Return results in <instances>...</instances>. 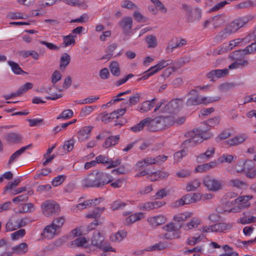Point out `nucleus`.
Masks as SVG:
<instances>
[{
    "mask_svg": "<svg viewBox=\"0 0 256 256\" xmlns=\"http://www.w3.org/2000/svg\"><path fill=\"white\" fill-rule=\"evenodd\" d=\"M112 181V176L109 174L97 170L90 173L82 180L84 188H101Z\"/></svg>",
    "mask_w": 256,
    "mask_h": 256,
    "instance_id": "1",
    "label": "nucleus"
},
{
    "mask_svg": "<svg viewBox=\"0 0 256 256\" xmlns=\"http://www.w3.org/2000/svg\"><path fill=\"white\" fill-rule=\"evenodd\" d=\"M146 126L150 132H157L166 128L167 126L174 124V118L172 116H158L152 119L146 118Z\"/></svg>",
    "mask_w": 256,
    "mask_h": 256,
    "instance_id": "2",
    "label": "nucleus"
},
{
    "mask_svg": "<svg viewBox=\"0 0 256 256\" xmlns=\"http://www.w3.org/2000/svg\"><path fill=\"white\" fill-rule=\"evenodd\" d=\"M188 96L189 98L186 100V104L188 106H197L200 104H206L214 102L219 100L220 97L216 96V98H208L202 96L198 94V92L196 89H192L190 90Z\"/></svg>",
    "mask_w": 256,
    "mask_h": 256,
    "instance_id": "3",
    "label": "nucleus"
},
{
    "mask_svg": "<svg viewBox=\"0 0 256 256\" xmlns=\"http://www.w3.org/2000/svg\"><path fill=\"white\" fill-rule=\"evenodd\" d=\"M244 52L241 50L235 51L231 56L234 62L228 66V68L230 70L242 68L247 66L249 62L248 60L244 58Z\"/></svg>",
    "mask_w": 256,
    "mask_h": 256,
    "instance_id": "4",
    "label": "nucleus"
},
{
    "mask_svg": "<svg viewBox=\"0 0 256 256\" xmlns=\"http://www.w3.org/2000/svg\"><path fill=\"white\" fill-rule=\"evenodd\" d=\"M204 184L210 191L218 192L222 188L223 181L216 179L213 176H207L204 178Z\"/></svg>",
    "mask_w": 256,
    "mask_h": 256,
    "instance_id": "5",
    "label": "nucleus"
},
{
    "mask_svg": "<svg viewBox=\"0 0 256 256\" xmlns=\"http://www.w3.org/2000/svg\"><path fill=\"white\" fill-rule=\"evenodd\" d=\"M182 100L180 98L172 100L165 105L162 110V112L172 114L180 110L182 107Z\"/></svg>",
    "mask_w": 256,
    "mask_h": 256,
    "instance_id": "6",
    "label": "nucleus"
},
{
    "mask_svg": "<svg viewBox=\"0 0 256 256\" xmlns=\"http://www.w3.org/2000/svg\"><path fill=\"white\" fill-rule=\"evenodd\" d=\"M44 214L48 216L54 214L58 213L60 210L58 204L53 202H46L42 206Z\"/></svg>",
    "mask_w": 256,
    "mask_h": 256,
    "instance_id": "7",
    "label": "nucleus"
},
{
    "mask_svg": "<svg viewBox=\"0 0 256 256\" xmlns=\"http://www.w3.org/2000/svg\"><path fill=\"white\" fill-rule=\"evenodd\" d=\"M200 199L198 194L190 193L185 195L182 198L176 202V206H180L184 204H188L195 202Z\"/></svg>",
    "mask_w": 256,
    "mask_h": 256,
    "instance_id": "8",
    "label": "nucleus"
},
{
    "mask_svg": "<svg viewBox=\"0 0 256 256\" xmlns=\"http://www.w3.org/2000/svg\"><path fill=\"white\" fill-rule=\"evenodd\" d=\"M126 110V108H122L114 110L112 113L106 114L102 118V120L105 123H108L114 118H118L123 116Z\"/></svg>",
    "mask_w": 256,
    "mask_h": 256,
    "instance_id": "9",
    "label": "nucleus"
},
{
    "mask_svg": "<svg viewBox=\"0 0 256 256\" xmlns=\"http://www.w3.org/2000/svg\"><path fill=\"white\" fill-rule=\"evenodd\" d=\"M118 24L123 30L124 33L126 35H128L132 28V19L130 16L124 17L119 22Z\"/></svg>",
    "mask_w": 256,
    "mask_h": 256,
    "instance_id": "10",
    "label": "nucleus"
},
{
    "mask_svg": "<svg viewBox=\"0 0 256 256\" xmlns=\"http://www.w3.org/2000/svg\"><path fill=\"white\" fill-rule=\"evenodd\" d=\"M238 30L239 28L232 22L226 26L224 30L219 32L217 36L220 39L224 38L227 36L236 32Z\"/></svg>",
    "mask_w": 256,
    "mask_h": 256,
    "instance_id": "11",
    "label": "nucleus"
},
{
    "mask_svg": "<svg viewBox=\"0 0 256 256\" xmlns=\"http://www.w3.org/2000/svg\"><path fill=\"white\" fill-rule=\"evenodd\" d=\"M228 73V70L226 68L223 70H212L207 74V78L211 81L214 80V78H220L226 75Z\"/></svg>",
    "mask_w": 256,
    "mask_h": 256,
    "instance_id": "12",
    "label": "nucleus"
},
{
    "mask_svg": "<svg viewBox=\"0 0 256 256\" xmlns=\"http://www.w3.org/2000/svg\"><path fill=\"white\" fill-rule=\"evenodd\" d=\"M90 126H84L78 132V138L79 141H84L88 140L92 129Z\"/></svg>",
    "mask_w": 256,
    "mask_h": 256,
    "instance_id": "13",
    "label": "nucleus"
},
{
    "mask_svg": "<svg viewBox=\"0 0 256 256\" xmlns=\"http://www.w3.org/2000/svg\"><path fill=\"white\" fill-rule=\"evenodd\" d=\"M104 236L100 232L94 233L91 238V244L98 248H101L104 242Z\"/></svg>",
    "mask_w": 256,
    "mask_h": 256,
    "instance_id": "14",
    "label": "nucleus"
},
{
    "mask_svg": "<svg viewBox=\"0 0 256 256\" xmlns=\"http://www.w3.org/2000/svg\"><path fill=\"white\" fill-rule=\"evenodd\" d=\"M215 148L212 147L210 148L205 152L202 153L198 156L197 160L199 162L208 161L210 158L213 156Z\"/></svg>",
    "mask_w": 256,
    "mask_h": 256,
    "instance_id": "15",
    "label": "nucleus"
},
{
    "mask_svg": "<svg viewBox=\"0 0 256 256\" xmlns=\"http://www.w3.org/2000/svg\"><path fill=\"white\" fill-rule=\"evenodd\" d=\"M32 144H30L28 146H23L20 149L18 150L16 152H15L10 157V160H8V164L10 166L12 163H13L14 162H15L17 158L22 154H23L26 150L30 149L32 147Z\"/></svg>",
    "mask_w": 256,
    "mask_h": 256,
    "instance_id": "16",
    "label": "nucleus"
},
{
    "mask_svg": "<svg viewBox=\"0 0 256 256\" xmlns=\"http://www.w3.org/2000/svg\"><path fill=\"white\" fill-rule=\"evenodd\" d=\"M166 220V218L162 215L150 217L147 220L148 222L152 226H156L165 223Z\"/></svg>",
    "mask_w": 256,
    "mask_h": 256,
    "instance_id": "17",
    "label": "nucleus"
},
{
    "mask_svg": "<svg viewBox=\"0 0 256 256\" xmlns=\"http://www.w3.org/2000/svg\"><path fill=\"white\" fill-rule=\"evenodd\" d=\"M252 196H240L234 200V203L240 205V206L243 208H247L250 206L248 202L249 200L252 199Z\"/></svg>",
    "mask_w": 256,
    "mask_h": 256,
    "instance_id": "18",
    "label": "nucleus"
},
{
    "mask_svg": "<svg viewBox=\"0 0 256 256\" xmlns=\"http://www.w3.org/2000/svg\"><path fill=\"white\" fill-rule=\"evenodd\" d=\"M5 138L9 142L18 144L21 142L22 136L18 133L10 132L6 136Z\"/></svg>",
    "mask_w": 256,
    "mask_h": 256,
    "instance_id": "19",
    "label": "nucleus"
},
{
    "mask_svg": "<svg viewBox=\"0 0 256 256\" xmlns=\"http://www.w3.org/2000/svg\"><path fill=\"white\" fill-rule=\"evenodd\" d=\"M12 252L16 254H24L28 251V245L26 242H22L12 247Z\"/></svg>",
    "mask_w": 256,
    "mask_h": 256,
    "instance_id": "20",
    "label": "nucleus"
},
{
    "mask_svg": "<svg viewBox=\"0 0 256 256\" xmlns=\"http://www.w3.org/2000/svg\"><path fill=\"white\" fill-rule=\"evenodd\" d=\"M247 138L248 136L246 134H242L228 140L227 142L230 146H236L243 142Z\"/></svg>",
    "mask_w": 256,
    "mask_h": 256,
    "instance_id": "21",
    "label": "nucleus"
},
{
    "mask_svg": "<svg viewBox=\"0 0 256 256\" xmlns=\"http://www.w3.org/2000/svg\"><path fill=\"white\" fill-rule=\"evenodd\" d=\"M143 218V214L142 212L136 213L127 217L125 220L124 224L126 225H130L140 220Z\"/></svg>",
    "mask_w": 256,
    "mask_h": 256,
    "instance_id": "22",
    "label": "nucleus"
},
{
    "mask_svg": "<svg viewBox=\"0 0 256 256\" xmlns=\"http://www.w3.org/2000/svg\"><path fill=\"white\" fill-rule=\"evenodd\" d=\"M57 229L52 224L47 226L44 230L43 234L44 237L50 239L56 234Z\"/></svg>",
    "mask_w": 256,
    "mask_h": 256,
    "instance_id": "23",
    "label": "nucleus"
},
{
    "mask_svg": "<svg viewBox=\"0 0 256 256\" xmlns=\"http://www.w3.org/2000/svg\"><path fill=\"white\" fill-rule=\"evenodd\" d=\"M232 226L230 224L218 222L213 225V230L216 232H222L224 231L230 229Z\"/></svg>",
    "mask_w": 256,
    "mask_h": 256,
    "instance_id": "24",
    "label": "nucleus"
},
{
    "mask_svg": "<svg viewBox=\"0 0 256 256\" xmlns=\"http://www.w3.org/2000/svg\"><path fill=\"white\" fill-rule=\"evenodd\" d=\"M155 98L151 100H146L143 102L140 108L139 111L142 112H146L150 110L154 105Z\"/></svg>",
    "mask_w": 256,
    "mask_h": 256,
    "instance_id": "25",
    "label": "nucleus"
},
{
    "mask_svg": "<svg viewBox=\"0 0 256 256\" xmlns=\"http://www.w3.org/2000/svg\"><path fill=\"white\" fill-rule=\"evenodd\" d=\"M182 226V224H176L174 222H170L162 227L164 230L168 232H178Z\"/></svg>",
    "mask_w": 256,
    "mask_h": 256,
    "instance_id": "26",
    "label": "nucleus"
},
{
    "mask_svg": "<svg viewBox=\"0 0 256 256\" xmlns=\"http://www.w3.org/2000/svg\"><path fill=\"white\" fill-rule=\"evenodd\" d=\"M104 207L100 208L98 207L96 208L92 212L86 215V217L88 218H94L95 220H98L97 218H100L102 213L104 210Z\"/></svg>",
    "mask_w": 256,
    "mask_h": 256,
    "instance_id": "27",
    "label": "nucleus"
},
{
    "mask_svg": "<svg viewBox=\"0 0 256 256\" xmlns=\"http://www.w3.org/2000/svg\"><path fill=\"white\" fill-rule=\"evenodd\" d=\"M186 42L185 40L182 39L180 40H176L174 44H172L170 43H169L166 48V52L168 54L171 53L174 48H179L184 45H185L186 44Z\"/></svg>",
    "mask_w": 256,
    "mask_h": 256,
    "instance_id": "28",
    "label": "nucleus"
},
{
    "mask_svg": "<svg viewBox=\"0 0 256 256\" xmlns=\"http://www.w3.org/2000/svg\"><path fill=\"white\" fill-rule=\"evenodd\" d=\"M119 139L120 136L118 135L116 136H110L104 142L102 146L106 148H110L117 144Z\"/></svg>",
    "mask_w": 256,
    "mask_h": 256,
    "instance_id": "29",
    "label": "nucleus"
},
{
    "mask_svg": "<svg viewBox=\"0 0 256 256\" xmlns=\"http://www.w3.org/2000/svg\"><path fill=\"white\" fill-rule=\"evenodd\" d=\"M172 61L171 60H162L159 62L157 64L152 66V68L154 70L156 73L165 67H166L167 66L171 64H172Z\"/></svg>",
    "mask_w": 256,
    "mask_h": 256,
    "instance_id": "30",
    "label": "nucleus"
},
{
    "mask_svg": "<svg viewBox=\"0 0 256 256\" xmlns=\"http://www.w3.org/2000/svg\"><path fill=\"white\" fill-rule=\"evenodd\" d=\"M63 2L66 4L72 6H78L84 8H88V5L84 0H63Z\"/></svg>",
    "mask_w": 256,
    "mask_h": 256,
    "instance_id": "31",
    "label": "nucleus"
},
{
    "mask_svg": "<svg viewBox=\"0 0 256 256\" xmlns=\"http://www.w3.org/2000/svg\"><path fill=\"white\" fill-rule=\"evenodd\" d=\"M212 22L214 27L217 28L225 22L226 16L224 14L216 16L212 18Z\"/></svg>",
    "mask_w": 256,
    "mask_h": 256,
    "instance_id": "32",
    "label": "nucleus"
},
{
    "mask_svg": "<svg viewBox=\"0 0 256 256\" xmlns=\"http://www.w3.org/2000/svg\"><path fill=\"white\" fill-rule=\"evenodd\" d=\"M87 242L86 239L85 237H79L75 239L74 240L71 242L70 246L71 248L74 247H82Z\"/></svg>",
    "mask_w": 256,
    "mask_h": 256,
    "instance_id": "33",
    "label": "nucleus"
},
{
    "mask_svg": "<svg viewBox=\"0 0 256 256\" xmlns=\"http://www.w3.org/2000/svg\"><path fill=\"white\" fill-rule=\"evenodd\" d=\"M200 186V181L196 179L188 183L186 190L187 192L196 190Z\"/></svg>",
    "mask_w": 256,
    "mask_h": 256,
    "instance_id": "34",
    "label": "nucleus"
},
{
    "mask_svg": "<svg viewBox=\"0 0 256 256\" xmlns=\"http://www.w3.org/2000/svg\"><path fill=\"white\" fill-rule=\"evenodd\" d=\"M126 236V232L124 231L118 232L116 233L112 234L110 236L111 241L114 242H119L122 240Z\"/></svg>",
    "mask_w": 256,
    "mask_h": 256,
    "instance_id": "35",
    "label": "nucleus"
},
{
    "mask_svg": "<svg viewBox=\"0 0 256 256\" xmlns=\"http://www.w3.org/2000/svg\"><path fill=\"white\" fill-rule=\"evenodd\" d=\"M192 213L186 212L178 214L174 217V220L178 222H183L187 220L188 218L191 217Z\"/></svg>",
    "mask_w": 256,
    "mask_h": 256,
    "instance_id": "36",
    "label": "nucleus"
},
{
    "mask_svg": "<svg viewBox=\"0 0 256 256\" xmlns=\"http://www.w3.org/2000/svg\"><path fill=\"white\" fill-rule=\"evenodd\" d=\"M192 138L188 140L184 141V144H191V145H193L194 144H197L202 142V137L200 136L199 132L198 134H196L194 136H191Z\"/></svg>",
    "mask_w": 256,
    "mask_h": 256,
    "instance_id": "37",
    "label": "nucleus"
},
{
    "mask_svg": "<svg viewBox=\"0 0 256 256\" xmlns=\"http://www.w3.org/2000/svg\"><path fill=\"white\" fill-rule=\"evenodd\" d=\"M76 36V35H72V34H70L68 36H64L63 37V44L64 47H67L70 45H74L76 44V40L74 38Z\"/></svg>",
    "mask_w": 256,
    "mask_h": 256,
    "instance_id": "38",
    "label": "nucleus"
},
{
    "mask_svg": "<svg viewBox=\"0 0 256 256\" xmlns=\"http://www.w3.org/2000/svg\"><path fill=\"white\" fill-rule=\"evenodd\" d=\"M8 62L9 66L11 67L12 71L16 74H22L26 73L25 72L22 70L17 63L10 60L8 61Z\"/></svg>",
    "mask_w": 256,
    "mask_h": 256,
    "instance_id": "39",
    "label": "nucleus"
},
{
    "mask_svg": "<svg viewBox=\"0 0 256 256\" xmlns=\"http://www.w3.org/2000/svg\"><path fill=\"white\" fill-rule=\"evenodd\" d=\"M152 162L151 157H147L136 163V168L137 170H140L144 167L152 164Z\"/></svg>",
    "mask_w": 256,
    "mask_h": 256,
    "instance_id": "40",
    "label": "nucleus"
},
{
    "mask_svg": "<svg viewBox=\"0 0 256 256\" xmlns=\"http://www.w3.org/2000/svg\"><path fill=\"white\" fill-rule=\"evenodd\" d=\"M70 56L67 53L63 54L60 60V68H65L70 64Z\"/></svg>",
    "mask_w": 256,
    "mask_h": 256,
    "instance_id": "41",
    "label": "nucleus"
},
{
    "mask_svg": "<svg viewBox=\"0 0 256 256\" xmlns=\"http://www.w3.org/2000/svg\"><path fill=\"white\" fill-rule=\"evenodd\" d=\"M200 221L198 218H193L190 222H188L184 226H183L184 230H188L193 228H196L200 224Z\"/></svg>",
    "mask_w": 256,
    "mask_h": 256,
    "instance_id": "42",
    "label": "nucleus"
},
{
    "mask_svg": "<svg viewBox=\"0 0 256 256\" xmlns=\"http://www.w3.org/2000/svg\"><path fill=\"white\" fill-rule=\"evenodd\" d=\"M111 73L116 76H118L120 74V70L119 64L116 62H112L110 66Z\"/></svg>",
    "mask_w": 256,
    "mask_h": 256,
    "instance_id": "43",
    "label": "nucleus"
},
{
    "mask_svg": "<svg viewBox=\"0 0 256 256\" xmlns=\"http://www.w3.org/2000/svg\"><path fill=\"white\" fill-rule=\"evenodd\" d=\"M168 247V244L167 242H160L154 245L147 248L146 250H162Z\"/></svg>",
    "mask_w": 256,
    "mask_h": 256,
    "instance_id": "44",
    "label": "nucleus"
},
{
    "mask_svg": "<svg viewBox=\"0 0 256 256\" xmlns=\"http://www.w3.org/2000/svg\"><path fill=\"white\" fill-rule=\"evenodd\" d=\"M160 238L166 240H172V238H178L180 237V234L178 232H172L171 234L168 232L164 234H161L159 236Z\"/></svg>",
    "mask_w": 256,
    "mask_h": 256,
    "instance_id": "45",
    "label": "nucleus"
},
{
    "mask_svg": "<svg viewBox=\"0 0 256 256\" xmlns=\"http://www.w3.org/2000/svg\"><path fill=\"white\" fill-rule=\"evenodd\" d=\"M18 228L16 220L10 219L6 224V229L7 232L12 231Z\"/></svg>",
    "mask_w": 256,
    "mask_h": 256,
    "instance_id": "46",
    "label": "nucleus"
},
{
    "mask_svg": "<svg viewBox=\"0 0 256 256\" xmlns=\"http://www.w3.org/2000/svg\"><path fill=\"white\" fill-rule=\"evenodd\" d=\"M147 119H144L138 124L130 128V130L134 132H138L142 130L144 126H146V121Z\"/></svg>",
    "mask_w": 256,
    "mask_h": 256,
    "instance_id": "47",
    "label": "nucleus"
},
{
    "mask_svg": "<svg viewBox=\"0 0 256 256\" xmlns=\"http://www.w3.org/2000/svg\"><path fill=\"white\" fill-rule=\"evenodd\" d=\"M146 41L148 44V48H155L158 44L157 40L155 36L149 35L146 38Z\"/></svg>",
    "mask_w": 256,
    "mask_h": 256,
    "instance_id": "48",
    "label": "nucleus"
},
{
    "mask_svg": "<svg viewBox=\"0 0 256 256\" xmlns=\"http://www.w3.org/2000/svg\"><path fill=\"white\" fill-rule=\"evenodd\" d=\"M140 100V94L136 93L134 95L130 96L128 100L127 104L132 106L136 105Z\"/></svg>",
    "mask_w": 256,
    "mask_h": 256,
    "instance_id": "49",
    "label": "nucleus"
},
{
    "mask_svg": "<svg viewBox=\"0 0 256 256\" xmlns=\"http://www.w3.org/2000/svg\"><path fill=\"white\" fill-rule=\"evenodd\" d=\"M65 222V218L63 216L58 217L55 218L52 222V225L54 226L57 230L62 228L63 226L64 222Z\"/></svg>",
    "mask_w": 256,
    "mask_h": 256,
    "instance_id": "50",
    "label": "nucleus"
},
{
    "mask_svg": "<svg viewBox=\"0 0 256 256\" xmlns=\"http://www.w3.org/2000/svg\"><path fill=\"white\" fill-rule=\"evenodd\" d=\"M66 176L65 175H60L55 177L52 182L54 186H57L61 184L66 180Z\"/></svg>",
    "mask_w": 256,
    "mask_h": 256,
    "instance_id": "51",
    "label": "nucleus"
},
{
    "mask_svg": "<svg viewBox=\"0 0 256 256\" xmlns=\"http://www.w3.org/2000/svg\"><path fill=\"white\" fill-rule=\"evenodd\" d=\"M248 22V20L246 18H240L234 20L232 22L236 24L239 29L244 26Z\"/></svg>",
    "mask_w": 256,
    "mask_h": 256,
    "instance_id": "52",
    "label": "nucleus"
},
{
    "mask_svg": "<svg viewBox=\"0 0 256 256\" xmlns=\"http://www.w3.org/2000/svg\"><path fill=\"white\" fill-rule=\"evenodd\" d=\"M73 112L70 110H66L62 112L57 117L56 119L59 120L60 118L66 120L72 118L73 116Z\"/></svg>",
    "mask_w": 256,
    "mask_h": 256,
    "instance_id": "53",
    "label": "nucleus"
},
{
    "mask_svg": "<svg viewBox=\"0 0 256 256\" xmlns=\"http://www.w3.org/2000/svg\"><path fill=\"white\" fill-rule=\"evenodd\" d=\"M26 234V230L24 229H20L11 234L12 238L13 240H17L22 238Z\"/></svg>",
    "mask_w": 256,
    "mask_h": 256,
    "instance_id": "54",
    "label": "nucleus"
},
{
    "mask_svg": "<svg viewBox=\"0 0 256 256\" xmlns=\"http://www.w3.org/2000/svg\"><path fill=\"white\" fill-rule=\"evenodd\" d=\"M122 7L128 9L133 10V9H137L138 6L136 5L134 2L132 1L128 0H126L122 2V4H121Z\"/></svg>",
    "mask_w": 256,
    "mask_h": 256,
    "instance_id": "55",
    "label": "nucleus"
},
{
    "mask_svg": "<svg viewBox=\"0 0 256 256\" xmlns=\"http://www.w3.org/2000/svg\"><path fill=\"white\" fill-rule=\"evenodd\" d=\"M68 236H65L56 240L52 244L53 248H56L61 246L68 241Z\"/></svg>",
    "mask_w": 256,
    "mask_h": 256,
    "instance_id": "56",
    "label": "nucleus"
},
{
    "mask_svg": "<svg viewBox=\"0 0 256 256\" xmlns=\"http://www.w3.org/2000/svg\"><path fill=\"white\" fill-rule=\"evenodd\" d=\"M31 56L34 59L36 60L38 59L39 54L35 50H28L24 52L22 54V56L24 58Z\"/></svg>",
    "mask_w": 256,
    "mask_h": 256,
    "instance_id": "57",
    "label": "nucleus"
},
{
    "mask_svg": "<svg viewBox=\"0 0 256 256\" xmlns=\"http://www.w3.org/2000/svg\"><path fill=\"white\" fill-rule=\"evenodd\" d=\"M242 51L244 52V54H252L256 51V42L248 46Z\"/></svg>",
    "mask_w": 256,
    "mask_h": 256,
    "instance_id": "58",
    "label": "nucleus"
},
{
    "mask_svg": "<svg viewBox=\"0 0 256 256\" xmlns=\"http://www.w3.org/2000/svg\"><path fill=\"white\" fill-rule=\"evenodd\" d=\"M126 205V203L120 200H116L112 204V208L113 210L124 208Z\"/></svg>",
    "mask_w": 256,
    "mask_h": 256,
    "instance_id": "59",
    "label": "nucleus"
},
{
    "mask_svg": "<svg viewBox=\"0 0 256 256\" xmlns=\"http://www.w3.org/2000/svg\"><path fill=\"white\" fill-rule=\"evenodd\" d=\"M94 110V106H86L82 108L81 112L80 113V116L82 117H84L86 116H88L90 113H92Z\"/></svg>",
    "mask_w": 256,
    "mask_h": 256,
    "instance_id": "60",
    "label": "nucleus"
},
{
    "mask_svg": "<svg viewBox=\"0 0 256 256\" xmlns=\"http://www.w3.org/2000/svg\"><path fill=\"white\" fill-rule=\"evenodd\" d=\"M32 84L28 82L20 87L18 90L20 95L21 94L25 93L28 90L32 89Z\"/></svg>",
    "mask_w": 256,
    "mask_h": 256,
    "instance_id": "61",
    "label": "nucleus"
},
{
    "mask_svg": "<svg viewBox=\"0 0 256 256\" xmlns=\"http://www.w3.org/2000/svg\"><path fill=\"white\" fill-rule=\"evenodd\" d=\"M256 220V218L253 216H244L240 218V222L242 224H250L254 222Z\"/></svg>",
    "mask_w": 256,
    "mask_h": 256,
    "instance_id": "62",
    "label": "nucleus"
},
{
    "mask_svg": "<svg viewBox=\"0 0 256 256\" xmlns=\"http://www.w3.org/2000/svg\"><path fill=\"white\" fill-rule=\"evenodd\" d=\"M168 158V156L164 155L163 156H156V158H152L151 157V160H152V164H160L162 162H165Z\"/></svg>",
    "mask_w": 256,
    "mask_h": 256,
    "instance_id": "63",
    "label": "nucleus"
},
{
    "mask_svg": "<svg viewBox=\"0 0 256 256\" xmlns=\"http://www.w3.org/2000/svg\"><path fill=\"white\" fill-rule=\"evenodd\" d=\"M235 84L234 83H224L220 86V90L222 92H226L234 88Z\"/></svg>",
    "mask_w": 256,
    "mask_h": 256,
    "instance_id": "64",
    "label": "nucleus"
}]
</instances>
